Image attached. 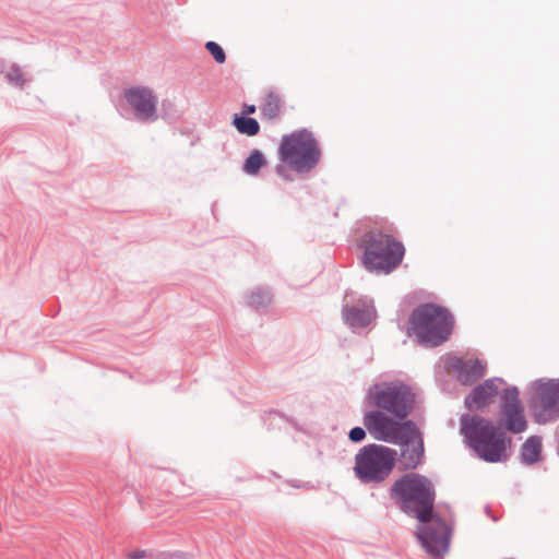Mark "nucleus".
Returning a JSON list of instances; mask_svg holds the SVG:
<instances>
[{
    "label": "nucleus",
    "instance_id": "1",
    "mask_svg": "<svg viewBox=\"0 0 559 559\" xmlns=\"http://www.w3.org/2000/svg\"><path fill=\"white\" fill-rule=\"evenodd\" d=\"M362 424L376 440L400 445V457L396 461L401 471H413L423 464L424 438L413 420L395 421L377 411L365 412Z\"/></svg>",
    "mask_w": 559,
    "mask_h": 559
},
{
    "label": "nucleus",
    "instance_id": "2",
    "mask_svg": "<svg viewBox=\"0 0 559 559\" xmlns=\"http://www.w3.org/2000/svg\"><path fill=\"white\" fill-rule=\"evenodd\" d=\"M390 497L403 513L420 523L433 519L436 488L427 476L413 472L402 475L391 486Z\"/></svg>",
    "mask_w": 559,
    "mask_h": 559
},
{
    "label": "nucleus",
    "instance_id": "3",
    "mask_svg": "<svg viewBox=\"0 0 559 559\" xmlns=\"http://www.w3.org/2000/svg\"><path fill=\"white\" fill-rule=\"evenodd\" d=\"M460 432L480 460L488 463L508 460L507 444L511 440L490 419L479 415L463 414L460 418Z\"/></svg>",
    "mask_w": 559,
    "mask_h": 559
},
{
    "label": "nucleus",
    "instance_id": "4",
    "mask_svg": "<svg viewBox=\"0 0 559 559\" xmlns=\"http://www.w3.org/2000/svg\"><path fill=\"white\" fill-rule=\"evenodd\" d=\"M364 250L361 262L365 269L376 274H390L403 261L404 245L397 240L389 227H373L365 231L359 239Z\"/></svg>",
    "mask_w": 559,
    "mask_h": 559
},
{
    "label": "nucleus",
    "instance_id": "5",
    "mask_svg": "<svg viewBox=\"0 0 559 559\" xmlns=\"http://www.w3.org/2000/svg\"><path fill=\"white\" fill-rule=\"evenodd\" d=\"M416 395L412 388L401 381L378 382L369 385L362 400L367 412L384 413L395 421H407L413 413Z\"/></svg>",
    "mask_w": 559,
    "mask_h": 559
},
{
    "label": "nucleus",
    "instance_id": "6",
    "mask_svg": "<svg viewBox=\"0 0 559 559\" xmlns=\"http://www.w3.org/2000/svg\"><path fill=\"white\" fill-rule=\"evenodd\" d=\"M453 325V316L447 308L428 302L412 311L407 332L420 345L437 347L449 340Z\"/></svg>",
    "mask_w": 559,
    "mask_h": 559
},
{
    "label": "nucleus",
    "instance_id": "7",
    "mask_svg": "<svg viewBox=\"0 0 559 559\" xmlns=\"http://www.w3.org/2000/svg\"><path fill=\"white\" fill-rule=\"evenodd\" d=\"M278 155L281 162L295 173L308 174L319 165L322 153L313 133L300 129L282 138Z\"/></svg>",
    "mask_w": 559,
    "mask_h": 559
},
{
    "label": "nucleus",
    "instance_id": "8",
    "mask_svg": "<svg viewBox=\"0 0 559 559\" xmlns=\"http://www.w3.org/2000/svg\"><path fill=\"white\" fill-rule=\"evenodd\" d=\"M396 455V450L382 444L364 445L355 455L354 474L361 484H380L392 473Z\"/></svg>",
    "mask_w": 559,
    "mask_h": 559
},
{
    "label": "nucleus",
    "instance_id": "9",
    "mask_svg": "<svg viewBox=\"0 0 559 559\" xmlns=\"http://www.w3.org/2000/svg\"><path fill=\"white\" fill-rule=\"evenodd\" d=\"M531 407L538 424L559 419V379L538 380L534 384Z\"/></svg>",
    "mask_w": 559,
    "mask_h": 559
},
{
    "label": "nucleus",
    "instance_id": "10",
    "mask_svg": "<svg viewBox=\"0 0 559 559\" xmlns=\"http://www.w3.org/2000/svg\"><path fill=\"white\" fill-rule=\"evenodd\" d=\"M433 523L418 528L416 536L423 548L432 557L443 556L449 548L451 531L445 522L433 513Z\"/></svg>",
    "mask_w": 559,
    "mask_h": 559
},
{
    "label": "nucleus",
    "instance_id": "11",
    "mask_svg": "<svg viewBox=\"0 0 559 559\" xmlns=\"http://www.w3.org/2000/svg\"><path fill=\"white\" fill-rule=\"evenodd\" d=\"M123 99L132 108L134 116L142 122L157 119V97L146 86H132L123 91Z\"/></svg>",
    "mask_w": 559,
    "mask_h": 559
},
{
    "label": "nucleus",
    "instance_id": "12",
    "mask_svg": "<svg viewBox=\"0 0 559 559\" xmlns=\"http://www.w3.org/2000/svg\"><path fill=\"white\" fill-rule=\"evenodd\" d=\"M503 383L501 378H491L476 385L465 397L464 404L471 412L478 411L488 406L492 397L499 392L498 384Z\"/></svg>",
    "mask_w": 559,
    "mask_h": 559
},
{
    "label": "nucleus",
    "instance_id": "13",
    "mask_svg": "<svg viewBox=\"0 0 559 559\" xmlns=\"http://www.w3.org/2000/svg\"><path fill=\"white\" fill-rule=\"evenodd\" d=\"M345 323L352 329H362L370 324L376 316L374 307L371 304L345 305L342 310Z\"/></svg>",
    "mask_w": 559,
    "mask_h": 559
},
{
    "label": "nucleus",
    "instance_id": "14",
    "mask_svg": "<svg viewBox=\"0 0 559 559\" xmlns=\"http://www.w3.org/2000/svg\"><path fill=\"white\" fill-rule=\"evenodd\" d=\"M452 367L456 371L457 380L464 385L476 382L486 372V366L477 359L466 361L457 359Z\"/></svg>",
    "mask_w": 559,
    "mask_h": 559
},
{
    "label": "nucleus",
    "instance_id": "15",
    "mask_svg": "<svg viewBox=\"0 0 559 559\" xmlns=\"http://www.w3.org/2000/svg\"><path fill=\"white\" fill-rule=\"evenodd\" d=\"M501 412L504 416L507 430L512 433H521L526 430L527 421L522 404H501Z\"/></svg>",
    "mask_w": 559,
    "mask_h": 559
},
{
    "label": "nucleus",
    "instance_id": "16",
    "mask_svg": "<svg viewBox=\"0 0 559 559\" xmlns=\"http://www.w3.org/2000/svg\"><path fill=\"white\" fill-rule=\"evenodd\" d=\"M542 457V438L531 436L521 445L520 460L524 465H533Z\"/></svg>",
    "mask_w": 559,
    "mask_h": 559
},
{
    "label": "nucleus",
    "instance_id": "17",
    "mask_svg": "<svg viewBox=\"0 0 559 559\" xmlns=\"http://www.w3.org/2000/svg\"><path fill=\"white\" fill-rule=\"evenodd\" d=\"M260 110L262 118L269 121L275 120L281 112V98L278 95L274 92H269L260 105Z\"/></svg>",
    "mask_w": 559,
    "mask_h": 559
},
{
    "label": "nucleus",
    "instance_id": "18",
    "mask_svg": "<svg viewBox=\"0 0 559 559\" xmlns=\"http://www.w3.org/2000/svg\"><path fill=\"white\" fill-rule=\"evenodd\" d=\"M233 124L239 133L248 136L257 135L260 132L258 120L245 115H234Z\"/></svg>",
    "mask_w": 559,
    "mask_h": 559
},
{
    "label": "nucleus",
    "instance_id": "19",
    "mask_svg": "<svg viewBox=\"0 0 559 559\" xmlns=\"http://www.w3.org/2000/svg\"><path fill=\"white\" fill-rule=\"evenodd\" d=\"M265 164L266 159L263 153L259 150H253L246 158L242 165V171L247 175L255 176Z\"/></svg>",
    "mask_w": 559,
    "mask_h": 559
},
{
    "label": "nucleus",
    "instance_id": "20",
    "mask_svg": "<svg viewBox=\"0 0 559 559\" xmlns=\"http://www.w3.org/2000/svg\"><path fill=\"white\" fill-rule=\"evenodd\" d=\"M272 295L267 288H257L247 295V302L250 307L259 310L271 302Z\"/></svg>",
    "mask_w": 559,
    "mask_h": 559
},
{
    "label": "nucleus",
    "instance_id": "21",
    "mask_svg": "<svg viewBox=\"0 0 559 559\" xmlns=\"http://www.w3.org/2000/svg\"><path fill=\"white\" fill-rule=\"evenodd\" d=\"M205 48L217 63H224L226 61V53L216 41H207Z\"/></svg>",
    "mask_w": 559,
    "mask_h": 559
},
{
    "label": "nucleus",
    "instance_id": "22",
    "mask_svg": "<svg viewBox=\"0 0 559 559\" xmlns=\"http://www.w3.org/2000/svg\"><path fill=\"white\" fill-rule=\"evenodd\" d=\"M502 404H521L519 400V390L516 386H509L503 390L501 395Z\"/></svg>",
    "mask_w": 559,
    "mask_h": 559
},
{
    "label": "nucleus",
    "instance_id": "23",
    "mask_svg": "<svg viewBox=\"0 0 559 559\" xmlns=\"http://www.w3.org/2000/svg\"><path fill=\"white\" fill-rule=\"evenodd\" d=\"M7 79L9 80V82L11 83H14L15 85H23L24 83V80H23V73L21 71V69L16 66H13L9 72L7 73Z\"/></svg>",
    "mask_w": 559,
    "mask_h": 559
},
{
    "label": "nucleus",
    "instance_id": "24",
    "mask_svg": "<svg viewBox=\"0 0 559 559\" xmlns=\"http://www.w3.org/2000/svg\"><path fill=\"white\" fill-rule=\"evenodd\" d=\"M366 430H367L366 427L365 428L359 427V426L354 427L348 432V439L354 443H359L365 440Z\"/></svg>",
    "mask_w": 559,
    "mask_h": 559
},
{
    "label": "nucleus",
    "instance_id": "25",
    "mask_svg": "<svg viewBox=\"0 0 559 559\" xmlns=\"http://www.w3.org/2000/svg\"><path fill=\"white\" fill-rule=\"evenodd\" d=\"M275 173L286 181H290L293 179L287 170V167L283 164H278L275 166Z\"/></svg>",
    "mask_w": 559,
    "mask_h": 559
},
{
    "label": "nucleus",
    "instance_id": "26",
    "mask_svg": "<svg viewBox=\"0 0 559 559\" xmlns=\"http://www.w3.org/2000/svg\"><path fill=\"white\" fill-rule=\"evenodd\" d=\"M148 556L152 557V554H147L145 550H133L128 554L129 559H142Z\"/></svg>",
    "mask_w": 559,
    "mask_h": 559
},
{
    "label": "nucleus",
    "instance_id": "27",
    "mask_svg": "<svg viewBox=\"0 0 559 559\" xmlns=\"http://www.w3.org/2000/svg\"><path fill=\"white\" fill-rule=\"evenodd\" d=\"M257 110V107L254 105H245L243 106V115H251L254 114Z\"/></svg>",
    "mask_w": 559,
    "mask_h": 559
},
{
    "label": "nucleus",
    "instance_id": "28",
    "mask_svg": "<svg viewBox=\"0 0 559 559\" xmlns=\"http://www.w3.org/2000/svg\"><path fill=\"white\" fill-rule=\"evenodd\" d=\"M157 557L162 558V559H168V558H173L174 556L173 555H168L166 552H160Z\"/></svg>",
    "mask_w": 559,
    "mask_h": 559
},
{
    "label": "nucleus",
    "instance_id": "29",
    "mask_svg": "<svg viewBox=\"0 0 559 559\" xmlns=\"http://www.w3.org/2000/svg\"><path fill=\"white\" fill-rule=\"evenodd\" d=\"M486 513H487V515H488V516H490L493 521H497V519L490 514V509H489V507H486Z\"/></svg>",
    "mask_w": 559,
    "mask_h": 559
}]
</instances>
